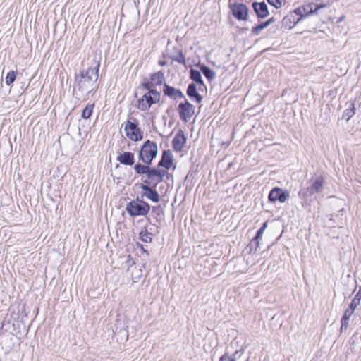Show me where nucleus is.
I'll list each match as a JSON object with an SVG mask.
<instances>
[{
	"mask_svg": "<svg viewBox=\"0 0 361 361\" xmlns=\"http://www.w3.org/2000/svg\"><path fill=\"white\" fill-rule=\"evenodd\" d=\"M140 188L146 192L142 195V197H146L153 202H158L159 201V195L155 190V188L149 186L146 184H140Z\"/></svg>",
	"mask_w": 361,
	"mask_h": 361,
	"instance_id": "12",
	"label": "nucleus"
},
{
	"mask_svg": "<svg viewBox=\"0 0 361 361\" xmlns=\"http://www.w3.org/2000/svg\"><path fill=\"white\" fill-rule=\"evenodd\" d=\"M290 197V194L286 190H283L279 188H273L269 195L270 202L279 201L281 203L285 202Z\"/></svg>",
	"mask_w": 361,
	"mask_h": 361,
	"instance_id": "11",
	"label": "nucleus"
},
{
	"mask_svg": "<svg viewBox=\"0 0 361 361\" xmlns=\"http://www.w3.org/2000/svg\"><path fill=\"white\" fill-rule=\"evenodd\" d=\"M200 70L201 72L204 74V75L207 78L209 81H211L214 79L216 73L209 67L206 66H201Z\"/></svg>",
	"mask_w": 361,
	"mask_h": 361,
	"instance_id": "23",
	"label": "nucleus"
},
{
	"mask_svg": "<svg viewBox=\"0 0 361 361\" xmlns=\"http://www.w3.org/2000/svg\"><path fill=\"white\" fill-rule=\"evenodd\" d=\"M158 147L156 142L146 140L139 152V159L147 165H150L153 159L157 156Z\"/></svg>",
	"mask_w": 361,
	"mask_h": 361,
	"instance_id": "3",
	"label": "nucleus"
},
{
	"mask_svg": "<svg viewBox=\"0 0 361 361\" xmlns=\"http://www.w3.org/2000/svg\"><path fill=\"white\" fill-rule=\"evenodd\" d=\"M166 171L155 168H152L145 177L142 178V184L156 188L157 185L164 180Z\"/></svg>",
	"mask_w": 361,
	"mask_h": 361,
	"instance_id": "7",
	"label": "nucleus"
},
{
	"mask_svg": "<svg viewBox=\"0 0 361 361\" xmlns=\"http://www.w3.org/2000/svg\"><path fill=\"white\" fill-rule=\"evenodd\" d=\"M173 155L170 150H164L161 155V159L158 164V166H162L169 170L173 164Z\"/></svg>",
	"mask_w": 361,
	"mask_h": 361,
	"instance_id": "15",
	"label": "nucleus"
},
{
	"mask_svg": "<svg viewBox=\"0 0 361 361\" xmlns=\"http://www.w3.org/2000/svg\"><path fill=\"white\" fill-rule=\"evenodd\" d=\"M269 4L279 8L281 6L283 0H267Z\"/></svg>",
	"mask_w": 361,
	"mask_h": 361,
	"instance_id": "32",
	"label": "nucleus"
},
{
	"mask_svg": "<svg viewBox=\"0 0 361 361\" xmlns=\"http://www.w3.org/2000/svg\"><path fill=\"white\" fill-rule=\"evenodd\" d=\"M324 179L322 176H317L309 180V185L301 188L298 192L299 197L307 202L310 197L322 191Z\"/></svg>",
	"mask_w": 361,
	"mask_h": 361,
	"instance_id": "2",
	"label": "nucleus"
},
{
	"mask_svg": "<svg viewBox=\"0 0 361 361\" xmlns=\"http://www.w3.org/2000/svg\"><path fill=\"white\" fill-rule=\"evenodd\" d=\"M151 83L154 86L161 85L162 82L164 81V74L162 71H158L152 75Z\"/></svg>",
	"mask_w": 361,
	"mask_h": 361,
	"instance_id": "20",
	"label": "nucleus"
},
{
	"mask_svg": "<svg viewBox=\"0 0 361 361\" xmlns=\"http://www.w3.org/2000/svg\"><path fill=\"white\" fill-rule=\"evenodd\" d=\"M159 64H160L161 66H165V65L166 64V61H159Z\"/></svg>",
	"mask_w": 361,
	"mask_h": 361,
	"instance_id": "38",
	"label": "nucleus"
},
{
	"mask_svg": "<svg viewBox=\"0 0 361 361\" xmlns=\"http://www.w3.org/2000/svg\"><path fill=\"white\" fill-rule=\"evenodd\" d=\"M174 50L176 51L177 54L171 56V59L173 61H175L179 63L185 65V56H184L182 50L180 49H174Z\"/></svg>",
	"mask_w": 361,
	"mask_h": 361,
	"instance_id": "25",
	"label": "nucleus"
},
{
	"mask_svg": "<svg viewBox=\"0 0 361 361\" xmlns=\"http://www.w3.org/2000/svg\"><path fill=\"white\" fill-rule=\"evenodd\" d=\"M163 92L166 96L172 99H178L185 97L181 90L170 86L168 84L164 85Z\"/></svg>",
	"mask_w": 361,
	"mask_h": 361,
	"instance_id": "13",
	"label": "nucleus"
},
{
	"mask_svg": "<svg viewBox=\"0 0 361 361\" xmlns=\"http://www.w3.org/2000/svg\"><path fill=\"white\" fill-rule=\"evenodd\" d=\"M252 7L257 17L259 18H264L269 14L268 7L264 2H254Z\"/></svg>",
	"mask_w": 361,
	"mask_h": 361,
	"instance_id": "16",
	"label": "nucleus"
},
{
	"mask_svg": "<svg viewBox=\"0 0 361 361\" xmlns=\"http://www.w3.org/2000/svg\"><path fill=\"white\" fill-rule=\"evenodd\" d=\"M231 357H229L228 353H225L220 358L219 361H229Z\"/></svg>",
	"mask_w": 361,
	"mask_h": 361,
	"instance_id": "33",
	"label": "nucleus"
},
{
	"mask_svg": "<svg viewBox=\"0 0 361 361\" xmlns=\"http://www.w3.org/2000/svg\"><path fill=\"white\" fill-rule=\"evenodd\" d=\"M348 108L344 110L343 114V118L348 121L355 114V104L353 102L347 104Z\"/></svg>",
	"mask_w": 361,
	"mask_h": 361,
	"instance_id": "21",
	"label": "nucleus"
},
{
	"mask_svg": "<svg viewBox=\"0 0 361 361\" xmlns=\"http://www.w3.org/2000/svg\"><path fill=\"white\" fill-rule=\"evenodd\" d=\"M153 87L155 86L151 83V80L145 82L142 84V87L146 90L147 92H149L151 90H155L154 89H153Z\"/></svg>",
	"mask_w": 361,
	"mask_h": 361,
	"instance_id": "31",
	"label": "nucleus"
},
{
	"mask_svg": "<svg viewBox=\"0 0 361 361\" xmlns=\"http://www.w3.org/2000/svg\"><path fill=\"white\" fill-rule=\"evenodd\" d=\"M151 169L149 165L145 164H137L134 166V170L137 174H145L146 176Z\"/></svg>",
	"mask_w": 361,
	"mask_h": 361,
	"instance_id": "24",
	"label": "nucleus"
},
{
	"mask_svg": "<svg viewBox=\"0 0 361 361\" xmlns=\"http://www.w3.org/2000/svg\"><path fill=\"white\" fill-rule=\"evenodd\" d=\"M16 73L13 71H9L5 78V82L7 85H11L16 80Z\"/></svg>",
	"mask_w": 361,
	"mask_h": 361,
	"instance_id": "29",
	"label": "nucleus"
},
{
	"mask_svg": "<svg viewBox=\"0 0 361 361\" xmlns=\"http://www.w3.org/2000/svg\"><path fill=\"white\" fill-rule=\"evenodd\" d=\"M274 21H275V19H274V18L272 17V18H270L267 21H265L264 23H266L267 27H268L269 25L273 23Z\"/></svg>",
	"mask_w": 361,
	"mask_h": 361,
	"instance_id": "35",
	"label": "nucleus"
},
{
	"mask_svg": "<svg viewBox=\"0 0 361 361\" xmlns=\"http://www.w3.org/2000/svg\"><path fill=\"white\" fill-rule=\"evenodd\" d=\"M353 311L347 308L345 310L344 314L341 318V331H342L343 329H346L348 327L349 320L352 314H353Z\"/></svg>",
	"mask_w": 361,
	"mask_h": 361,
	"instance_id": "19",
	"label": "nucleus"
},
{
	"mask_svg": "<svg viewBox=\"0 0 361 361\" xmlns=\"http://www.w3.org/2000/svg\"><path fill=\"white\" fill-rule=\"evenodd\" d=\"M266 27H267L266 23H264V22L261 23L252 28V34L253 35H258L261 32V31L265 29Z\"/></svg>",
	"mask_w": 361,
	"mask_h": 361,
	"instance_id": "28",
	"label": "nucleus"
},
{
	"mask_svg": "<svg viewBox=\"0 0 361 361\" xmlns=\"http://www.w3.org/2000/svg\"><path fill=\"white\" fill-rule=\"evenodd\" d=\"M201 71H197L196 69L191 68L190 71V78L195 82L199 83L200 85H203V80L202 78Z\"/></svg>",
	"mask_w": 361,
	"mask_h": 361,
	"instance_id": "22",
	"label": "nucleus"
},
{
	"mask_svg": "<svg viewBox=\"0 0 361 361\" xmlns=\"http://www.w3.org/2000/svg\"><path fill=\"white\" fill-rule=\"evenodd\" d=\"M302 17V9L298 8L283 17L281 20V27L287 30H290L295 26Z\"/></svg>",
	"mask_w": 361,
	"mask_h": 361,
	"instance_id": "8",
	"label": "nucleus"
},
{
	"mask_svg": "<svg viewBox=\"0 0 361 361\" xmlns=\"http://www.w3.org/2000/svg\"><path fill=\"white\" fill-rule=\"evenodd\" d=\"M233 16L238 20H247L248 17V8L242 3H232L231 0L228 4Z\"/></svg>",
	"mask_w": 361,
	"mask_h": 361,
	"instance_id": "9",
	"label": "nucleus"
},
{
	"mask_svg": "<svg viewBox=\"0 0 361 361\" xmlns=\"http://www.w3.org/2000/svg\"><path fill=\"white\" fill-rule=\"evenodd\" d=\"M94 106V104L89 103L82 111V118L84 119H88L89 118H90L92 114Z\"/></svg>",
	"mask_w": 361,
	"mask_h": 361,
	"instance_id": "26",
	"label": "nucleus"
},
{
	"mask_svg": "<svg viewBox=\"0 0 361 361\" xmlns=\"http://www.w3.org/2000/svg\"><path fill=\"white\" fill-rule=\"evenodd\" d=\"M360 300L361 296H360V295L358 294H356V295L355 296V298H353L348 308L354 312L357 306L360 305Z\"/></svg>",
	"mask_w": 361,
	"mask_h": 361,
	"instance_id": "30",
	"label": "nucleus"
},
{
	"mask_svg": "<svg viewBox=\"0 0 361 361\" xmlns=\"http://www.w3.org/2000/svg\"><path fill=\"white\" fill-rule=\"evenodd\" d=\"M357 294H358V295H360V296H361V287L360 288L359 292Z\"/></svg>",
	"mask_w": 361,
	"mask_h": 361,
	"instance_id": "39",
	"label": "nucleus"
},
{
	"mask_svg": "<svg viewBox=\"0 0 361 361\" xmlns=\"http://www.w3.org/2000/svg\"><path fill=\"white\" fill-rule=\"evenodd\" d=\"M267 227V222L266 221L262 224L261 228L257 231L256 235H255V238L253 239V242H255L256 244V248L259 246V239L261 238L262 235L263 234V233Z\"/></svg>",
	"mask_w": 361,
	"mask_h": 361,
	"instance_id": "27",
	"label": "nucleus"
},
{
	"mask_svg": "<svg viewBox=\"0 0 361 361\" xmlns=\"http://www.w3.org/2000/svg\"><path fill=\"white\" fill-rule=\"evenodd\" d=\"M187 94L190 99H195V101L198 103L202 102V97L197 92V87L194 83L189 84L187 89Z\"/></svg>",
	"mask_w": 361,
	"mask_h": 361,
	"instance_id": "18",
	"label": "nucleus"
},
{
	"mask_svg": "<svg viewBox=\"0 0 361 361\" xmlns=\"http://www.w3.org/2000/svg\"><path fill=\"white\" fill-rule=\"evenodd\" d=\"M126 209L131 216H145L148 214L150 206L147 202L137 198L129 202L126 204Z\"/></svg>",
	"mask_w": 361,
	"mask_h": 361,
	"instance_id": "4",
	"label": "nucleus"
},
{
	"mask_svg": "<svg viewBox=\"0 0 361 361\" xmlns=\"http://www.w3.org/2000/svg\"><path fill=\"white\" fill-rule=\"evenodd\" d=\"M126 135L132 141L141 140L143 137L142 132L138 127L137 120L131 117L127 121L124 127Z\"/></svg>",
	"mask_w": 361,
	"mask_h": 361,
	"instance_id": "6",
	"label": "nucleus"
},
{
	"mask_svg": "<svg viewBox=\"0 0 361 361\" xmlns=\"http://www.w3.org/2000/svg\"><path fill=\"white\" fill-rule=\"evenodd\" d=\"M117 160L122 164L131 166L134 164V155L132 152H126L120 154Z\"/></svg>",
	"mask_w": 361,
	"mask_h": 361,
	"instance_id": "17",
	"label": "nucleus"
},
{
	"mask_svg": "<svg viewBox=\"0 0 361 361\" xmlns=\"http://www.w3.org/2000/svg\"><path fill=\"white\" fill-rule=\"evenodd\" d=\"M161 94L157 90H151L145 93L138 99L137 108L141 111H147L152 104L160 101Z\"/></svg>",
	"mask_w": 361,
	"mask_h": 361,
	"instance_id": "5",
	"label": "nucleus"
},
{
	"mask_svg": "<svg viewBox=\"0 0 361 361\" xmlns=\"http://www.w3.org/2000/svg\"><path fill=\"white\" fill-rule=\"evenodd\" d=\"M238 353V351H235V353L231 356V358L229 361H236V355Z\"/></svg>",
	"mask_w": 361,
	"mask_h": 361,
	"instance_id": "37",
	"label": "nucleus"
},
{
	"mask_svg": "<svg viewBox=\"0 0 361 361\" xmlns=\"http://www.w3.org/2000/svg\"><path fill=\"white\" fill-rule=\"evenodd\" d=\"M178 113L180 118L184 122H188L195 113V106L187 99L178 104Z\"/></svg>",
	"mask_w": 361,
	"mask_h": 361,
	"instance_id": "10",
	"label": "nucleus"
},
{
	"mask_svg": "<svg viewBox=\"0 0 361 361\" xmlns=\"http://www.w3.org/2000/svg\"><path fill=\"white\" fill-rule=\"evenodd\" d=\"M148 239H149V240H151V238L149 237V234L148 233H145L142 237H141V240L142 241H145V242H148Z\"/></svg>",
	"mask_w": 361,
	"mask_h": 361,
	"instance_id": "34",
	"label": "nucleus"
},
{
	"mask_svg": "<svg viewBox=\"0 0 361 361\" xmlns=\"http://www.w3.org/2000/svg\"><path fill=\"white\" fill-rule=\"evenodd\" d=\"M186 142V137L182 130L178 131L172 140L173 149L179 152L183 149Z\"/></svg>",
	"mask_w": 361,
	"mask_h": 361,
	"instance_id": "14",
	"label": "nucleus"
},
{
	"mask_svg": "<svg viewBox=\"0 0 361 361\" xmlns=\"http://www.w3.org/2000/svg\"><path fill=\"white\" fill-rule=\"evenodd\" d=\"M99 66V60L94 59L91 66L75 75L73 94L76 98L87 99V96L95 90Z\"/></svg>",
	"mask_w": 361,
	"mask_h": 361,
	"instance_id": "1",
	"label": "nucleus"
},
{
	"mask_svg": "<svg viewBox=\"0 0 361 361\" xmlns=\"http://www.w3.org/2000/svg\"><path fill=\"white\" fill-rule=\"evenodd\" d=\"M324 6L322 5V4H319V5H316V8L314 9V11H313L312 9H311V13H313V12H317V11L321 8H323Z\"/></svg>",
	"mask_w": 361,
	"mask_h": 361,
	"instance_id": "36",
	"label": "nucleus"
}]
</instances>
